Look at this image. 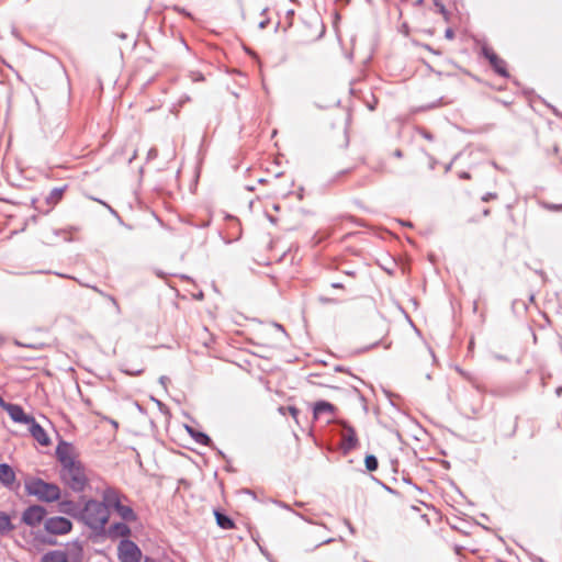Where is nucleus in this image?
<instances>
[{
    "label": "nucleus",
    "instance_id": "obj_26",
    "mask_svg": "<svg viewBox=\"0 0 562 562\" xmlns=\"http://www.w3.org/2000/svg\"><path fill=\"white\" fill-rule=\"evenodd\" d=\"M434 4L437 7L438 12L440 14H442L445 18H447L448 11H447L446 7L443 5V3H441L440 0H434Z\"/></svg>",
    "mask_w": 562,
    "mask_h": 562
},
{
    "label": "nucleus",
    "instance_id": "obj_27",
    "mask_svg": "<svg viewBox=\"0 0 562 562\" xmlns=\"http://www.w3.org/2000/svg\"><path fill=\"white\" fill-rule=\"evenodd\" d=\"M93 200L99 202L103 206H105L112 215L119 217V213L111 205H109L106 202H104V201H102L100 199H93Z\"/></svg>",
    "mask_w": 562,
    "mask_h": 562
},
{
    "label": "nucleus",
    "instance_id": "obj_12",
    "mask_svg": "<svg viewBox=\"0 0 562 562\" xmlns=\"http://www.w3.org/2000/svg\"><path fill=\"white\" fill-rule=\"evenodd\" d=\"M29 430L32 437L42 446H48L50 443V439L45 431V429L35 420L33 417V423H29Z\"/></svg>",
    "mask_w": 562,
    "mask_h": 562
},
{
    "label": "nucleus",
    "instance_id": "obj_11",
    "mask_svg": "<svg viewBox=\"0 0 562 562\" xmlns=\"http://www.w3.org/2000/svg\"><path fill=\"white\" fill-rule=\"evenodd\" d=\"M5 412L14 423L29 425L33 423V416L25 414L23 407L19 404L11 403L5 407Z\"/></svg>",
    "mask_w": 562,
    "mask_h": 562
},
{
    "label": "nucleus",
    "instance_id": "obj_19",
    "mask_svg": "<svg viewBox=\"0 0 562 562\" xmlns=\"http://www.w3.org/2000/svg\"><path fill=\"white\" fill-rule=\"evenodd\" d=\"M60 512L78 519L81 508L74 501H63L59 503Z\"/></svg>",
    "mask_w": 562,
    "mask_h": 562
},
{
    "label": "nucleus",
    "instance_id": "obj_5",
    "mask_svg": "<svg viewBox=\"0 0 562 562\" xmlns=\"http://www.w3.org/2000/svg\"><path fill=\"white\" fill-rule=\"evenodd\" d=\"M44 528L50 535H66L71 531L72 522L68 518L55 516L45 520Z\"/></svg>",
    "mask_w": 562,
    "mask_h": 562
},
{
    "label": "nucleus",
    "instance_id": "obj_28",
    "mask_svg": "<svg viewBox=\"0 0 562 562\" xmlns=\"http://www.w3.org/2000/svg\"><path fill=\"white\" fill-rule=\"evenodd\" d=\"M293 16H294V10L293 9L288 10L286 11L288 27L292 26Z\"/></svg>",
    "mask_w": 562,
    "mask_h": 562
},
{
    "label": "nucleus",
    "instance_id": "obj_48",
    "mask_svg": "<svg viewBox=\"0 0 562 562\" xmlns=\"http://www.w3.org/2000/svg\"><path fill=\"white\" fill-rule=\"evenodd\" d=\"M144 562H155V560L147 557V558H145Z\"/></svg>",
    "mask_w": 562,
    "mask_h": 562
},
{
    "label": "nucleus",
    "instance_id": "obj_21",
    "mask_svg": "<svg viewBox=\"0 0 562 562\" xmlns=\"http://www.w3.org/2000/svg\"><path fill=\"white\" fill-rule=\"evenodd\" d=\"M14 529L15 527L11 522L10 516L0 510V535H5Z\"/></svg>",
    "mask_w": 562,
    "mask_h": 562
},
{
    "label": "nucleus",
    "instance_id": "obj_14",
    "mask_svg": "<svg viewBox=\"0 0 562 562\" xmlns=\"http://www.w3.org/2000/svg\"><path fill=\"white\" fill-rule=\"evenodd\" d=\"M186 428H187L189 435L191 436V438L194 439V441L196 443L202 445V446H209V447L212 446L213 442L209 435H206L203 431L196 430L190 426H186Z\"/></svg>",
    "mask_w": 562,
    "mask_h": 562
},
{
    "label": "nucleus",
    "instance_id": "obj_45",
    "mask_svg": "<svg viewBox=\"0 0 562 562\" xmlns=\"http://www.w3.org/2000/svg\"><path fill=\"white\" fill-rule=\"evenodd\" d=\"M268 10H269V8H268V7L263 8V9L261 10V12H260V15H261V16H265V15L267 14Z\"/></svg>",
    "mask_w": 562,
    "mask_h": 562
},
{
    "label": "nucleus",
    "instance_id": "obj_43",
    "mask_svg": "<svg viewBox=\"0 0 562 562\" xmlns=\"http://www.w3.org/2000/svg\"><path fill=\"white\" fill-rule=\"evenodd\" d=\"M423 136H424L426 139H428V140H431V139H432V135H431L430 133H428V132H424V133H423Z\"/></svg>",
    "mask_w": 562,
    "mask_h": 562
},
{
    "label": "nucleus",
    "instance_id": "obj_6",
    "mask_svg": "<svg viewBox=\"0 0 562 562\" xmlns=\"http://www.w3.org/2000/svg\"><path fill=\"white\" fill-rule=\"evenodd\" d=\"M47 512L42 505H31L22 513L21 520L29 527L38 526L45 518Z\"/></svg>",
    "mask_w": 562,
    "mask_h": 562
},
{
    "label": "nucleus",
    "instance_id": "obj_51",
    "mask_svg": "<svg viewBox=\"0 0 562 562\" xmlns=\"http://www.w3.org/2000/svg\"><path fill=\"white\" fill-rule=\"evenodd\" d=\"M154 154H156V150L155 149H150L149 155L154 156Z\"/></svg>",
    "mask_w": 562,
    "mask_h": 562
},
{
    "label": "nucleus",
    "instance_id": "obj_40",
    "mask_svg": "<svg viewBox=\"0 0 562 562\" xmlns=\"http://www.w3.org/2000/svg\"><path fill=\"white\" fill-rule=\"evenodd\" d=\"M319 300H321V302H323V303H335V300L329 299V297H321Z\"/></svg>",
    "mask_w": 562,
    "mask_h": 562
},
{
    "label": "nucleus",
    "instance_id": "obj_25",
    "mask_svg": "<svg viewBox=\"0 0 562 562\" xmlns=\"http://www.w3.org/2000/svg\"><path fill=\"white\" fill-rule=\"evenodd\" d=\"M98 293L109 299V301L113 304V306L116 308L117 312H120V305L116 301V299L110 294H104L101 290L93 288Z\"/></svg>",
    "mask_w": 562,
    "mask_h": 562
},
{
    "label": "nucleus",
    "instance_id": "obj_1",
    "mask_svg": "<svg viewBox=\"0 0 562 562\" xmlns=\"http://www.w3.org/2000/svg\"><path fill=\"white\" fill-rule=\"evenodd\" d=\"M109 518L110 510L106 508V505L97 499L86 501L78 516L79 520L98 535L104 532Z\"/></svg>",
    "mask_w": 562,
    "mask_h": 562
},
{
    "label": "nucleus",
    "instance_id": "obj_24",
    "mask_svg": "<svg viewBox=\"0 0 562 562\" xmlns=\"http://www.w3.org/2000/svg\"><path fill=\"white\" fill-rule=\"evenodd\" d=\"M122 372L130 376H138L144 372V368H123Z\"/></svg>",
    "mask_w": 562,
    "mask_h": 562
},
{
    "label": "nucleus",
    "instance_id": "obj_20",
    "mask_svg": "<svg viewBox=\"0 0 562 562\" xmlns=\"http://www.w3.org/2000/svg\"><path fill=\"white\" fill-rule=\"evenodd\" d=\"M214 515L216 518V524L222 529H231L234 527V521L231 517H228L226 514L221 513L220 510H214Z\"/></svg>",
    "mask_w": 562,
    "mask_h": 562
},
{
    "label": "nucleus",
    "instance_id": "obj_47",
    "mask_svg": "<svg viewBox=\"0 0 562 562\" xmlns=\"http://www.w3.org/2000/svg\"><path fill=\"white\" fill-rule=\"evenodd\" d=\"M483 215L484 216H488L490 215V209H484L483 210Z\"/></svg>",
    "mask_w": 562,
    "mask_h": 562
},
{
    "label": "nucleus",
    "instance_id": "obj_41",
    "mask_svg": "<svg viewBox=\"0 0 562 562\" xmlns=\"http://www.w3.org/2000/svg\"><path fill=\"white\" fill-rule=\"evenodd\" d=\"M335 371H337V372H348V370L346 368H344L342 366L335 367Z\"/></svg>",
    "mask_w": 562,
    "mask_h": 562
},
{
    "label": "nucleus",
    "instance_id": "obj_44",
    "mask_svg": "<svg viewBox=\"0 0 562 562\" xmlns=\"http://www.w3.org/2000/svg\"><path fill=\"white\" fill-rule=\"evenodd\" d=\"M394 156H395L396 158H401V157L403 156L402 150H401V149H396V150L394 151Z\"/></svg>",
    "mask_w": 562,
    "mask_h": 562
},
{
    "label": "nucleus",
    "instance_id": "obj_8",
    "mask_svg": "<svg viewBox=\"0 0 562 562\" xmlns=\"http://www.w3.org/2000/svg\"><path fill=\"white\" fill-rule=\"evenodd\" d=\"M482 54L484 55V57L490 61L492 68L494 69V71L496 74H498L499 76L504 77V78H507L509 77V74L506 69V61L502 58H499L493 49L484 46L482 48Z\"/></svg>",
    "mask_w": 562,
    "mask_h": 562
},
{
    "label": "nucleus",
    "instance_id": "obj_7",
    "mask_svg": "<svg viewBox=\"0 0 562 562\" xmlns=\"http://www.w3.org/2000/svg\"><path fill=\"white\" fill-rule=\"evenodd\" d=\"M0 484L9 491L16 492L20 488L21 484L16 481L15 472L8 463H0Z\"/></svg>",
    "mask_w": 562,
    "mask_h": 562
},
{
    "label": "nucleus",
    "instance_id": "obj_36",
    "mask_svg": "<svg viewBox=\"0 0 562 562\" xmlns=\"http://www.w3.org/2000/svg\"><path fill=\"white\" fill-rule=\"evenodd\" d=\"M11 403H8L3 400V397L0 395V407L5 411V407L10 405Z\"/></svg>",
    "mask_w": 562,
    "mask_h": 562
},
{
    "label": "nucleus",
    "instance_id": "obj_23",
    "mask_svg": "<svg viewBox=\"0 0 562 562\" xmlns=\"http://www.w3.org/2000/svg\"><path fill=\"white\" fill-rule=\"evenodd\" d=\"M364 465L369 472L378 470L379 461L374 454H367L364 458Z\"/></svg>",
    "mask_w": 562,
    "mask_h": 562
},
{
    "label": "nucleus",
    "instance_id": "obj_49",
    "mask_svg": "<svg viewBox=\"0 0 562 562\" xmlns=\"http://www.w3.org/2000/svg\"><path fill=\"white\" fill-rule=\"evenodd\" d=\"M345 273L348 276H355V271H345Z\"/></svg>",
    "mask_w": 562,
    "mask_h": 562
},
{
    "label": "nucleus",
    "instance_id": "obj_4",
    "mask_svg": "<svg viewBox=\"0 0 562 562\" xmlns=\"http://www.w3.org/2000/svg\"><path fill=\"white\" fill-rule=\"evenodd\" d=\"M142 551L132 540L124 539L119 544V560L121 562H140Z\"/></svg>",
    "mask_w": 562,
    "mask_h": 562
},
{
    "label": "nucleus",
    "instance_id": "obj_32",
    "mask_svg": "<svg viewBox=\"0 0 562 562\" xmlns=\"http://www.w3.org/2000/svg\"><path fill=\"white\" fill-rule=\"evenodd\" d=\"M169 382V378L166 376V375H161L159 378V383L166 389L167 387V383Z\"/></svg>",
    "mask_w": 562,
    "mask_h": 562
},
{
    "label": "nucleus",
    "instance_id": "obj_10",
    "mask_svg": "<svg viewBox=\"0 0 562 562\" xmlns=\"http://www.w3.org/2000/svg\"><path fill=\"white\" fill-rule=\"evenodd\" d=\"M358 437L352 426L345 424L341 434V449L344 453H348L358 446Z\"/></svg>",
    "mask_w": 562,
    "mask_h": 562
},
{
    "label": "nucleus",
    "instance_id": "obj_18",
    "mask_svg": "<svg viewBox=\"0 0 562 562\" xmlns=\"http://www.w3.org/2000/svg\"><path fill=\"white\" fill-rule=\"evenodd\" d=\"M335 411L336 407L331 403L318 401L314 405V418H318L324 413L334 414Z\"/></svg>",
    "mask_w": 562,
    "mask_h": 562
},
{
    "label": "nucleus",
    "instance_id": "obj_37",
    "mask_svg": "<svg viewBox=\"0 0 562 562\" xmlns=\"http://www.w3.org/2000/svg\"><path fill=\"white\" fill-rule=\"evenodd\" d=\"M175 10H177L178 12H180L187 16H190V13L187 12L186 9H183V8L175 7Z\"/></svg>",
    "mask_w": 562,
    "mask_h": 562
},
{
    "label": "nucleus",
    "instance_id": "obj_15",
    "mask_svg": "<svg viewBox=\"0 0 562 562\" xmlns=\"http://www.w3.org/2000/svg\"><path fill=\"white\" fill-rule=\"evenodd\" d=\"M131 533L130 527L125 522H114L110 526L108 535L111 538L128 537Z\"/></svg>",
    "mask_w": 562,
    "mask_h": 562
},
{
    "label": "nucleus",
    "instance_id": "obj_9",
    "mask_svg": "<svg viewBox=\"0 0 562 562\" xmlns=\"http://www.w3.org/2000/svg\"><path fill=\"white\" fill-rule=\"evenodd\" d=\"M56 457L59 463L61 464V469L72 465L78 460L72 456V446L66 441H60L56 448Z\"/></svg>",
    "mask_w": 562,
    "mask_h": 562
},
{
    "label": "nucleus",
    "instance_id": "obj_39",
    "mask_svg": "<svg viewBox=\"0 0 562 562\" xmlns=\"http://www.w3.org/2000/svg\"><path fill=\"white\" fill-rule=\"evenodd\" d=\"M331 288L334 289H342L344 288V284L340 283V282H333L331 283Z\"/></svg>",
    "mask_w": 562,
    "mask_h": 562
},
{
    "label": "nucleus",
    "instance_id": "obj_30",
    "mask_svg": "<svg viewBox=\"0 0 562 562\" xmlns=\"http://www.w3.org/2000/svg\"><path fill=\"white\" fill-rule=\"evenodd\" d=\"M496 198H497V194H496V193H494V192H487V193H485V194L482 196V201H483V202H488V201H491V200H493V199H496Z\"/></svg>",
    "mask_w": 562,
    "mask_h": 562
},
{
    "label": "nucleus",
    "instance_id": "obj_50",
    "mask_svg": "<svg viewBox=\"0 0 562 562\" xmlns=\"http://www.w3.org/2000/svg\"><path fill=\"white\" fill-rule=\"evenodd\" d=\"M154 154H156V150L155 149H150L149 155L154 156Z\"/></svg>",
    "mask_w": 562,
    "mask_h": 562
},
{
    "label": "nucleus",
    "instance_id": "obj_42",
    "mask_svg": "<svg viewBox=\"0 0 562 562\" xmlns=\"http://www.w3.org/2000/svg\"><path fill=\"white\" fill-rule=\"evenodd\" d=\"M274 327H276L278 330H280V331H282L283 334H285L284 327H283L282 325H280V324L276 323V324H274Z\"/></svg>",
    "mask_w": 562,
    "mask_h": 562
},
{
    "label": "nucleus",
    "instance_id": "obj_31",
    "mask_svg": "<svg viewBox=\"0 0 562 562\" xmlns=\"http://www.w3.org/2000/svg\"><path fill=\"white\" fill-rule=\"evenodd\" d=\"M445 36H446V38H448V40H452V38H454V32H453V30H452V29H447V30H446V32H445Z\"/></svg>",
    "mask_w": 562,
    "mask_h": 562
},
{
    "label": "nucleus",
    "instance_id": "obj_13",
    "mask_svg": "<svg viewBox=\"0 0 562 562\" xmlns=\"http://www.w3.org/2000/svg\"><path fill=\"white\" fill-rule=\"evenodd\" d=\"M100 503L105 504L109 510L111 507L115 508L121 504L119 492L113 487H106L102 493V501Z\"/></svg>",
    "mask_w": 562,
    "mask_h": 562
},
{
    "label": "nucleus",
    "instance_id": "obj_29",
    "mask_svg": "<svg viewBox=\"0 0 562 562\" xmlns=\"http://www.w3.org/2000/svg\"><path fill=\"white\" fill-rule=\"evenodd\" d=\"M191 79L193 82H199L204 80V76L201 72H192Z\"/></svg>",
    "mask_w": 562,
    "mask_h": 562
},
{
    "label": "nucleus",
    "instance_id": "obj_33",
    "mask_svg": "<svg viewBox=\"0 0 562 562\" xmlns=\"http://www.w3.org/2000/svg\"><path fill=\"white\" fill-rule=\"evenodd\" d=\"M331 541H334V539H325V540H322V541L317 542V543H316V544H315L311 550H313V549H315V548H318V547H321V546H323V544H327V543H329V542H331Z\"/></svg>",
    "mask_w": 562,
    "mask_h": 562
},
{
    "label": "nucleus",
    "instance_id": "obj_22",
    "mask_svg": "<svg viewBox=\"0 0 562 562\" xmlns=\"http://www.w3.org/2000/svg\"><path fill=\"white\" fill-rule=\"evenodd\" d=\"M65 188H66V187H61V188H54V189L49 192V194L47 195V198H46V202H47V204H49V205H56V204L60 201V199H61V196H63V193H64V191H65Z\"/></svg>",
    "mask_w": 562,
    "mask_h": 562
},
{
    "label": "nucleus",
    "instance_id": "obj_38",
    "mask_svg": "<svg viewBox=\"0 0 562 562\" xmlns=\"http://www.w3.org/2000/svg\"><path fill=\"white\" fill-rule=\"evenodd\" d=\"M459 177H460L461 179H467V180H468V179H470V178H471V175H470L469 172H467V171H463V172H461V173H460V176H459Z\"/></svg>",
    "mask_w": 562,
    "mask_h": 562
},
{
    "label": "nucleus",
    "instance_id": "obj_16",
    "mask_svg": "<svg viewBox=\"0 0 562 562\" xmlns=\"http://www.w3.org/2000/svg\"><path fill=\"white\" fill-rule=\"evenodd\" d=\"M41 562H68V554L63 550H52L42 555Z\"/></svg>",
    "mask_w": 562,
    "mask_h": 562
},
{
    "label": "nucleus",
    "instance_id": "obj_46",
    "mask_svg": "<svg viewBox=\"0 0 562 562\" xmlns=\"http://www.w3.org/2000/svg\"><path fill=\"white\" fill-rule=\"evenodd\" d=\"M440 104H441V99L437 103H434V104L429 105L428 108L432 109V108H436V106H438Z\"/></svg>",
    "mask_w": 562,
    "mask_h": 562
},
{
    "label": "nucleus",
    "instance_id": "obj_17",
    "mask_svg": "<svg viewBox=\"0 0 562 562\" xmlns=\"http://www.w3.org/2000/svg\"><path fill=\"white\" fill-rule=\"evenodd\" d=\"M114 509L124 521L132 522L137 520V515L135 514L133 508L127 505H123L121 503Z\"/></svg>",
    "mask_w": 562,
    "mask_h": 562
},
{
    "label": "nucleus",
    "instance_id": "obj_35",
    "mask_svg": "<svg viewBox=\"0 0 562 562\" xmlns=\"http://www.w3.org/2000/svg\"><path fill=\"white\" fill-rule=\"evenodd\" d=\"M289 412L294 418H296L297 414L300 413L299 409L294 406H290Z\"/></svg>",
    "mask_w": 562,
    "mask_h": 562
},
{
    "label": "nucleus",
    "instance_id": "obj_3",
    "mask_svg": "<svg viewBox=\"0 0 562 562\" xmlns=\"http://www.w3.org/2000/svg\"><path fill=\"white\" fill-rule=\"evenodd\" d=\"M61 481L74 492L81 493L88 484L85 467L77 461L71 467L68 465L60 470Z\"/></svg>",
    "mask_w": 562,
    "mask_h": 562
},
{
    "label": "nucleus",
    "instance_id": "obj_34",
    "mask_svg": "<svg viewBox=\"0 0 562 562\" xmlns=\"http://www.w3.org/2000/svg\"><path fill=\"white\" fill-rule=\"evenodd\" d=\"M270 23V19L269 18H266L265 20H262L260 23H259V29L263 30L268 26V24Z\"/></svg>",
    "mask_w": 562,
    "mask_h": 562
},
{
    "label": "nucleus",
    "instance_id": "obj_2",
    "mask_svg": "<svg viewBox=\"0 0 562 562\" xmlns=\"http://www.w3.org/2000/svg\"><path fill=\"white\" fill-rule=\"evenodd\" d=\"M24 488L29 496H34L44 503L56 502L61 495L60 487L57 484L46 482L36 476H27L24 480Z\"/></svg>",
    "mask_w": 562,
    "mask_h": 562
}]
</instances>
